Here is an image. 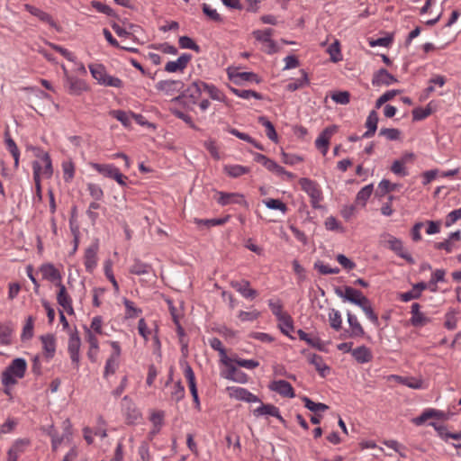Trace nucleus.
I'll use <instances>...</instances> for the list:
<instances>
[{"label": "nucleus", "mask_w": 461, "mask_h": 461, "mask_svg": "<svg viewBox=\"0 0 461 461\" xmlns=\"http://www.w3.org/2000/svg\"><path fill=\"white\" fill-rule=\"evenodd\" d=\"M27 363L25 359L18 357L14 359L2 374V383L5 387L13 386L17 379H22L26 372Z\"/></svg>", "instance_id": "f257e3e1"}, {"label": "nucleus", "mask_w": 461, "mask_h": 461, "mask_svg": "<svg viewBox=\"0 0 461 461\" xmlns=\"http://www.w3.org/2000/svg\"><path fill=\"white\" fill-rule=\"evenodd\" d=\"M379 243L382 247L391 249L407 262L414 263L413 258L404 250L403 244L400 239L389 233H384L380 236Z\"/></svg>", "instance_id": "f03ea898"}, {"label": "nucleus", "mask_w": 461, "mask_h": 461, "mask_svg": "<svg viewBox=\"0 0 461 461\" xmlns=\"http://www.w3.org/2000/svg\"><path fill=\"white\" fill-rule=\"evenodd\" d=\"M299 184L301 188L310 196L312 206L315 209L320 208V203L322 200V193L318 184L306 177L301 178Z\"/></svg>", "instance_id": "7ed1b4c3"}, {"label": "nucleus", "mask_w": 461, "mask_h": 461, "mask_svg": "<svg viewBox=\"0 0 461 461\" xmlns=\"http://www.w3.org/2000/svg\"><path fill=\"white\" fill-rule=\"evenodd\" d=\"M254 38L262 43V50L267 54H273L277 51L276 43L271 39L273 30L267 28L266 30H257L253 32Z\"/></svg>", "instance_id": "20e7f679"}, {"label": "nucleus", "mask_w": 461, "mask_h": 461, "mask_svg": "<svg viewBox=\"0 0 461 461\" xmlns=\"http://www.w3.org/2000/svg\"><path fill=\"white\" fill-rule=\"evenodd\" d=\"M122 411L127 424H136L141 419V413L136 407L132 400L125 395L122 398Z\"/></svg>", "instance_id": "39448f33"}, {"label": "nucleus", "mask_w": 461, "mask_h": 461, "mask_svg": "<svg viewBox=\"0 0 461 461\" xmlns=\"http://www.w3.org/2000/svg\"><path fill=\"white\" fill-rule=\"evenodd\" d=\"M80 347H81V339L77 334V332H72L69 336L68 351L74 366L78 369L80 363Z\"/></svg>", "instance_id": "423d86ee"}, {"label": "nucleus", "mask_w": 461, "mask_h": 461, "mask_svg": "<svg viewBox=\"0 0 461 461\" xmlns=\"http://www.w3.org/2000/svg\"><path fill=\"white\" fill-rule=\"evenodd\" d=\"M338 131V127L336 125H331L325 128L319 137L315 140V146L318 149H320L322 155H326L329 149L330 140L334 133Z\"/></svg>", "instance_id": "0eeeda50"}, {"label": "nucleus", "mask_w": 461, "mask_h": 461, "mask_svg": "<svg viewBox=\"0 0 461 461\" xmlns=\"http://www.w3.org/2000/svg\"><path fill=\"white\" fill-rule=\"evenodd\" d=\"M230 285L246 299H254L258 296V291L250 287L248 280H231Z\"/></svg>", "instance_id": "6e6552de"}, {"label": "nucleus", "mask_w": 461, "mask_h": 461, "mask_svg": "<svg viewBox=\"0 0 461 461\" xmlns=\"http://www.w3.org/2000/svg\"><path fill=\"white\" fill-rule=\"evenodd\" d=\"M227 391L230 398H234L236 400L244 401L247 402H260L258 396L251 393L245 388L237 387V386H229L227 387Z\"/></svg>", "instance_id": "1a4fd4ad"}, {"label": "nucleus", "mask_w": 461, "mask_h": 461, "mask_svg": "<svg viewBox=\"0 0 461 461\" xmlns=\"http://www.w3.org/2000/svg\"><path fill=\"white\" fill-rule=\"evenodd\" d=\"M30 444L31 441L28 438L16 439L7 452V461H18Z\"/></svg>", "instance_id": "9d476101"}, {"label": "nucleus", "mask_w": 461, "mask_h": 461, "mask_svg": "<svg viewBox=\"0 0 461 461\" xmlns=\"http://www.w3.org/2000/svg\"><path fill=\"white\" fill-rule=\"evenodd\" d=\"M185 377L188 382V386L194 402V407L197 411L201 410V403L198 396V391L196 387L195 376L192 367L186 365L184 370Z\"/></svg>", "instance_id": "9b49d317"}, {"label": "nucleus", "mask_w": 461, "mask_h": 461, "mask_svg": "<svg viewBox=\"0 0 461 461\" xmlns=\"http://www.w3.org/2000/svg\"><path fill=\"white\" fill-rule=\"evenodd\" d=\"M336 294L345 301H348L357 306L361 303L363 299L367 298L362 294V292L350 286H346L343 292L337 289Z\"/></svg>", "instance_id": "f8f14e48"}, {"label": "nucleus", "mask_w": 461, "mask_h": 461, "mask_svg": "<svg viewBox=\"0 0 461 461\" xmlns=\"http://www.w3.org/2000/svg\"><path fill=\"white\" fill-rule=\"evenodd\" d=\"M56 285L59 287V293L57 294L58 303L68 313L73 314L74 310L72 307V300L67 292L65 285L59 282Z\"/></svg>", "instance_id": "ddd939ff"}, {"label": "nucleus", "mask_w": 461, "mask_h": 461, "mask_svg": "<svg viewBox=\"0 0 461 461\" xmlns=\"http://www.w3.org/2000/svg\"><path fill=\"white\" fill-rule=\"evenodd\" d=\"M191 59V54L184 53L181 56H179L176 60L168 61L165 65V71L168 73H175L177 71L183 72L184 69L187 67Z\"/></svg>", "instance_id": "4468645a"}, {"label": "nucleus", "mask_w": 461, "mask_h": 461, "mask_svg": "<svg viewBox=\"0 0 461 461\" xmlns=\"http://www.w3.org/2000/svg\"><path fill=\"white\" fill-rule=\"evenodd\" d=\"M271 391L276 392L284 397L294 398V391L290 383L285 380L274 381L269 384Z\"/></svg>", "instance_id": "2eb2a0df"}, {"label": "nucleus", "mask_w": 461, "mask_h": 461, "mask_svg": "<svg viewBox=\"0 0 461 461\" xmlns=\"http://www.w3.org/2000/svg\"><path fill=\"white\" fill-rule=\"evenodd\" d=\"M43 355L47 360L53 358L56 352V339L52 334H46L41 337Z\"/></svg>", "instance_id": "dca6fc26"}, {"label": "nucleus", "mask_w": 461, "mask_h": 461, "mask_svg": "<svg viewBox=\"0 0 461 461\" xmlns=\"http://www.w3.org/2000/svg\"><path fill=\"white\" fill-rule=\"evenodd\" d=\"M65 86L71 95H80L87 89L86 84L84 80L73 76H67V78L65 79Z\"/></svg>", "instance_id": "f3484780"}, {"label": "nucleus", "mask_w": 461, "mask_h": 461, "mask_svg": "<svg viewBox=\"0 0 461 461\" xmlns=\"http://www.w3.org/2000/svg\"><path fill=\"white\" fill-rule=\"evenodd\" d=\"M397 82V79L390 74L386 69L381 68L376 71L372 79V84L374 86H390L393 83Z\"/></svg>", "instance_id": "a211bd4d"}, {"label": "nucleus", "mask_w": 461, "mask_h": 461, "mask_svg": "<svg viewBox=\"0 0 461 461\" xmlns=\"http://www.w3.org/2000/svg\"><path fill=\"white\" fill-rule=\"evenodd\" d=\"M24 8L27 12H29L33 16L37 17L42 23H48L50 26L53 28H57L56 22L52 19V17L46 12L31 5L29 4L24 5Z\"/></svg>", "instance_id": "6ab92c4d"}, {"label": "nucleus", "mask_w": 461, "mask_h": 461, "mask_svg": "<svg viewBox=\"0 0 461 461\" xmlns=\"http://www.w3.org/2000/svg\"><path fill=\"white\" fill-rule=\"evenodd\" d=\"M40 271L43 279L55 282L56 284L61 282V275L59 271L54 267V265L50 263L43 264L40 267Z\"/></svg>", "instance_id": "aec40b11"}, {"label": "nucleus", "mask_w": 461, "mask_h": 461, "mask_svg": "<svg viewBox=\"0 0 461 461\" xmlns=\"http://www.w3.org/2000/svg\"><path fill=\"white\" fill-rule=\"evenodd\" d=\"M254 415L255 416H261V415L272 416V417H276L282 423L285 422L284 418L280 415L279 409L273 404H261L259 407H258L257 409L254 410Z\"/></svg>", "instance_id": "412c9836"}, {"label": "nucleus", "mask_w": 461, "mask_h": 461, "mask_svg": "<svg viewBox=\"0 0 461 461\" xmlns=\"http://www.w3.org/2000/svg\"><path fill=\"white\" fill-rule=\"evenodd\" d=\"M217 202L219 204L224 206L230 203H241L243 202V195L238 193H224L218 192Z\"/></svg>", "instance_id": "4be33fe9"}, {"label": "nucleus", "mask_w": 461, "mask_h": 461, "mask_svg": "<svg viewBox=\"0 0 461 461\" xmlns=\"http://www.w3.org/2000/svg\"><path fill=\"white\" fill-rule=\"evenodd\" d=\"M377 123L378 114L375 110H373L369 113L366 118V127L367 128V131L362 135V138L369 139L373 137L377 129Z\"/></svg>", "instance_id": "5701e85b"}, {"label": "nucleus", "mask_w": 461, "mask_h": 461, "mask_svg": "<svg viewBox=\"0 0 461 461\" xmlns=\"http://www.w3.org/2000/svg\"><path fill=\"white\" fill-rule=\"evenodd\" d=\"M348 322L350 327V337H363L365 334V330L358 321L356 315L352 314L350 312L347 313Z\"/></svg>", "instance_id": "b1692460"}, {"label": "nucleus", "mask_w": 461, "mask_h": 461, "mask_svg": "<svg viewBox=\"0 0 461 461\" xmlns=\"http://www.w3.org/2000/svg\"><path fill=\"white\" fill-rule=\"evenodd\" d=\"M97 246L89 247L85 252V267L87 272L91 273L97 264Z\"/></svg>", "instance_id": "393cba45"}, {"label": "nucleus", "mask_w": 461, "mask_h": 461, "mask_svg": "<svg viewBox=\"0 0 461 461\" xmlns=\"http://www.w3.org/2000/svg\"><path fill=\"white\" fill-rule=\"evenodd\" d=\"M353 357L360 364L367 363L372 360L371 350L366 346H360L351 351Z\"/></svg>", "instance_id": "a878e982"}, {"label": "nucleus", "mask_w": 461, "mask_h": 461, "mask_svg": "<svg viewBox=\"0 0 461 461\" xmlns=\"http://www.w3.org/2000/svg\"><path fill=\"white\" fill-rule=\"evenodd\" d=\"M420 305L417 303H412L411 305V323L415 327H420L425 325L429 319L424 316L422 312H420Z\"/></svg>", "instance_id": "bb28decb"}, {"label": "nucleus", "mask_w": 461, "mask_h": 461, "mask_svg": "<svg viewBox=\"0 0 461 461\" xmlns=\"http://www.w3.org/2000/svg\"><path fill=\"white\" fill-rule=\"evenodd\" d=\"M308 360L312 365L314 366L316 370L322 377H325L330 372V367L325 364L322 357L316 354H311L308 357Z\"/></svg>", "instance_id": "cd10ccee"}, {"label": "nucleus", "mask_w": 461, "mask_h": 461, "mask_svg": "<svg viewBox=\"0 0 461 461\" xmlns=\"http://www.w3.org/2000/svg\"><path fill=\"white\" fill-rule=\"evenodd\" d=\"M230 78L232 79L236 84L240 83L241 81H249L259 83L261 80L259 77L253 72H237V73H229Z\"/></svg>", "instance_id": "c85d7f7f"}, {"label": "nucleus", "mask_w": 461, "mask_h": 461, "mask_svg": "<svg viewBox=\"0 0 461 461\" xmlns=\"http://www.w3.org/2000/svg\"><path fill=\"white\" fill-rule=\"evenodd\" d=\"M226 365L228 366V374L226 375L227 379H230L234 382L240 383V384L247 383L248 375L244 372L239 370L231 364L226 363Z\"/></svg>", "instance_id": "c756f323"}, {"label": "nucleus", "mask_w": 461, "mask_h": 461, "mask_svg": "<svg viewBox=\"0 0 461 461\" xmlns=\"http://www.w3.org/2000/svg\"><path fill=\"white\" fill-rule=\"evenodd\" d=\"M258 122L266 128V135L267 138L276 143L278 141V135L274 124L265 116H259Z\"/></svg>", "instance_id": "7c9ffc66"}, {"label": "nucleus", "mask_w": 461, "mask_h": 461, "mask_svg": "<svg viewBox=\"0 0 461 461\" xmlns=\"http://www.w3.org/2000/svg\"><path fill=\"white\" fill-rule=\"evenodd\" d=\"M182 81L179 80H161L156 85V88L164 92L179 90L183 87Z\"/></svg>", "instance_id": "2f4dec72"}, {"label": "nucleus", "mask_w": 461, "mask_h": 461, "mask_svg": "<svg viewBox=\"0 0 461 461\" xmlns=\"http://www.w3.org/2000/svg\"><path fill=\"white\" fill-rule=\"evenodd\" d=\"M230 216H226L224 218L218 219H198L195 218L194 220V223L198 226H203L204 228L210 229L214 226L223 225L229 221Z\"/></svg>", "instance_id": "473e14b6"}, {"label": "nucleus", "mask_w": 461, "mask_h": 461, "mask_svg": "<svg viewBox=\"0 0 461 461\" xmlns=\"http://www.w3.org/2000/svg\"><path fill=\"white\" fill-rule=\"evenodd\" d=\"M91 167L105 177L113 178L117 167L112 164L91 163Z\"/></svg>", "instance_id": "72a5a7b5"}, {"label": "nucleus", "mask_w": 461, "mask_h": 461, "mask_svg": "<svg viewBox=\"0 0 461 461\" xmlns=\"http://www.w3.org/2000/svg\"><path fill=\"white\" fill-rule=\"evenodd\" d=\"M223 171L230 177H239L249 172V168L241 165H226Z\"/></svg>", "instance_id": "f704fd0d"}, {"label": "nucleus", "mask_w": 461, "mask_h": 461, "mask_svg": "<svg viewBox=\"0 0 461 461\" xmlns=\"http://www.w3.org/2000/svg\"><path fill=\"white\" fill-rule=\"evenodd\" d=\"M362 310L363 312H365V314L366 315V317L375 324V325H378L379 324V320H378V316L375 313L373 308H372V305H371V302L369 301L368 298L366 299H363L361 303H359L358 305Z\"/></svg>", "instance_id": "c9c22d12"}, {"label": "nucleus", "mask_w": 461, "mask_h": 461, "mask_svg": "<svg viewBox=\"0 0 461 461\" xmlns=\"http://www.w3.org/2000/svg\"><path fill=\"white\" fill-rule=\"evenodd\" d=\"M393 377L399 382L400 384H402L409 388L411 389H420L422 388L423 382L421 379H417L415 377H402L400 375H393Z\"/></svg>", "instance_id": "e433bc0d"}, {"label": "nucleus", "mask_w": 461, "mask_h": 461, "mask_svg": "<svg viewBox=\"0 0 461 461\" xmlns=\"http://www.w3.org/2000/svg\"><path fill=\"white\" fill-rule=\"evenodd\" d=\"M5 135V145H6V148L10 151V153L12 154V156H13V158L14 159V167H18V166H19V157H20L19 149H18L14 140L10 137L9 132L6 131Z\"/></svg>", "instance_id": "4c0bfd02"}, {"label": "nucleus", "mask_w": 461, "mask_h": 461, "mask_svg": "<svg viewBox=\"0 0 461 461\" xmlns=\"http://www.w3.org/2000/svg\"><path fill=\"white\" fill-rule=\"evenodd\" d=\"M203 91L207 92V94L212 100L225 102L224 94L220 89H218L215 86L209 85V84L203 82Z\"/></svg>", "instance_id": "58836bf2"}, {"label": "nucleus", "mask_w": 461, "mask_h": 461, "mask_svg": "<svg viewBox=\"0 0 461 461\" xmlns=\"http://www.w3.org/2000/svg\"><path fill=\"white\" fill-rule=\"evenodd\" d=\"M373 193V185H367L364 186L356 196V203L361 205L362 207L366 206L367 200L371 196Z\"/></svg>", "instance_id": "ea45409f"}, {"label": "nucleus", "mask_w": 461, "mask_h": 461, "mask_svg": "<svg viewBox=\"0 0 461 461\" xmlns=\"http://www.w3.org/2000/svg\"><path fill=\"white\" fill-rule=\"evenodd\" d=\"M297 334L301 340H304L310 346H312L313 348H317L319 349L322 348L321 340L317 336L310 335V334L306 333L305 331H303V330H299L297 331Z\"/></svg>", "instance_id": "a19ab883"}, {"label": "nucleus", "mask_w": 461, "mask_h": 461, "mask_svg": "<svg viewBox=\"0 0 461 461\" xmlns=\"http://www.w3.org/2000/svg\"><path fill=\"white\" fill-rule=\"evenodd\" d=\"M89 70L93 77L96 79L99 84L103 85L107 76L104 67L100 64L89 65Z\"/></svg>", "instance_id": "79ce46f5"}, {"label": "nucleus", "mask_w": 461, "mask_h": 461, "mask_svg": "<svg viewBox=\"0 0 461 461\" xmlns=\"http://www.w3.org/2000/svg\"><path fill=\"white\" fill-rule=\"evenodd\" d=\"M150 269V265L143 263L140 259H135L134 263L130 268V273L137 276H141L149 274Z\"/></svg>", "instance_id": "37998d69"}, {"label": "nucleus", "mask_w": 461, "mask_h": 461, "mask_svg": "<svg viewBox=\"0 0 461 461\" xmlns=\"http://www.w3.org/2000/svg\"><path fill=\"white\" fill-rule=\"evenodd\" d=\"M278 327L282 333L286 336H290L289 333L294 330V322L292 317L287 313L285 316L278 319Z\"/></svg>", "instance_id": "c03bdc74"}, {"label": "nucleus", "mask_w": 461, "mask_h": 461, "mask_svg": "<svg viewBox=\"0 0 461 461\" xmlns=\"http://www.w3.org/2000/svg\"><path fill=\"white\" fill-rule=\"evenodd\" d=\"M203 81H195L186 89V95L193 99V103H196L202 91H203Z\"/></svg>", "instance_id": "a18cd8bd"}, {"label": "nucleus", "mask_w": 461, "mask_h": 461, "mask_svg": "<svg viewBox=\"0 0 461 461\" xmlns=\"http://www.w3.org/2000/svg\"><path fill=\"white\" fill-rule=\"evenodd\" d=\"M13 329L7 323H0V345L7 346L11 344V336Z\"/></svg>", "instance_id": "49530a36"}, {"label": "nucleus", "mask_w": 461, "mask_h": 461, "mask_svg": "<svg viewBox=\"0 0 461 461\" xmlns=\"http://www.w3.org/2000/svg\"><path fill=\"white\" fill-rule=\"evenodd\" d=\"M303 402H304V406L310 410L311 411H313L315 413L319 411H325L329 409V406L321 403V402H314L310 398L304 396L303 398Z\"/></svg>", "instance_id": "de8ad7c7"}, {"label": "nucleus", "mask_w": 461, "mask_h": 461, "mask_svg": "<svg viewBox=\"0 0 461 461\" xmlns=\"http://www.w3.org/2000/svg\"><path fill=\"white\" fill-rule=\"evenodd\" d=\"M230 91L237 96L243 98V99H249L251 97H254L257 100H261L262 95L253 90H243V89H238L234 87H230Z\"/></svg>", "instance_id": "09e8293b"}, {"label": "nucleus", "mask_w": 461, "mask_h": 461, "mask_svg": "<svg viewBox=\"0 0 461 461\" xmlns=\"http://www.w3.org/2000/svg\"><path fill=\"white\" fill-rule=\"evenodd\" d=\"M185 397V387L180 381L176 382L172 386V391L170 393V399L176 402H180Z\"/></svg>", "instance_id": "8fccbe9b"}, {"label": "nucleus", "mask_w": 461, "mask_h": 461, "mask_svg": "<svg viewBox=\"0 0 461 461\" xmlns=\"http://www.w3.org/2000/svg\"><path fill=\"white\" fill-rule=\"evenodd\" d=\"M329 321L330 327L335 330H339L341 329L342 319L339 311L331 309L329 312Z\"/></svg>", "instance_id": "3c124183"}, {"label": "nucleus", "mask_w": 461, "mask_h": 461, "mask_svg": "<svg viewBox=\"0 0 461 461\" xmlns=\"http://www.w3.org/2000/svg\"><path fill=\"white\" fill-rule=\"evenodd\" d=\"M230 363H235L239 366L247 368V369H254L259 366V362L254 359H243L240 357H231L230 358Z\"/></svg>", "instance_id": "603ef678"}, {"label": "nucleus", "mask_w": 461, "mask_h": 461, "mask_svg": "<svg viewBox=\"0 0 461 461\" xmlns=\"http://www.w3.org/2000/svg\"><path fill=\"white\" fill-rule=\"evenodd\" d=\"M302 77L296 79L294 82H291L286 86L288 91L294 92L299 88H302L309 84L307 74L302 70Z\"/></svg>", "instance_id": "864d4df0"}, {"label": "nucleus", "mask_w": 461, "mask_h": 461, "mask_svg": "<svg viewBox=\"0 0 461 461\" xmlns=\"http://www.w3.org/2000/svg\"><path fill=\"white\" fill-rule=\"evenodd\" d=\"M123 304L126 309V318H135L142 312L141 309L135 307L133 302L130 301L127 298H123Z\"/></svg>", "instance_id": "5fc2aeb1"}, {"label": "nucleus", "mask_w": 461, "mask_h": 461, "mask_svg": "<svg viewBox=\"0 0 461 461\" xmlns=\"http://www.w3.org/2000/svg\"><path fill=\"white\" fill-rule=\"evenodd\" d=\"M41 159L44 163V167H41V176L50 178L53 173L50 157L48 153H44Z\"/></svg>", "instance_id": "6e6d98bb"}, {"label": "nucleus", "mask_w": 461, "mask_h": 461, "mask_svg": "<svg viewBox=\"0 0 461 461\" xmlns=\"http://www.w3.org/2000/svg\"><path fill=\"white\" fill-rule=\"evenodd\" d=\"M110 114L126 127L131 124V113L129 114L122 110H113L110 112Z\"/></svg>", "instance_id": "4d7b16f0"}, {"label": "nucleus", "mask_w": 461, "mask_h": 461, "mask_svg": "<svg viewBox=\"0 0 461 461\" xmlns=\"http://www.w3.org/2000/svg\"><path fill=\"white\" fill-rule=\"evenodd\" d=\"M263 203L268 209L279 210L284 213L287 211L286 204L278 199L270 198L265 200Z\"/></svg>", "instance_id": "13d9d810"}, {"label": "nucleus", "mask_w": 461, "mask_h": 461, "mask_svg": "<svg viewBox=\"0 0 461 461\" xmlns=\"http://www.w3.org/2000/svg\"><path fill=\"white\" fill-rule=\"evenodd\" d=\"M119 367V360L108 357L104 366V377L107 378L109 375L115 374Z\"/></svg>", "instance_id": "bf43d9fd"}, {"label": "nucleus", "mask_w": 461, "mask_h": 461, "mask_svg": "<svg viewBox=\"0 0 461 461\" xmlns=\"http://www.w3.org/2000/svg\"><path fill=\"white\" fill-rule=\"evenodd\" d=\"M178 43L181 49H189L200 52V47L188 36H181Z\"/></svg>", "instance_id": "052dcab7"}, {"label": "nucleus", "mask_w": 461, "mask_h": 461, "mask_svg": "<svg viewBox=\"0 0 461 461\" xmlns=\"http://www.w3.org/2000/svg\"><path fill=\"white\" fill-rule=\"evenodd\" d=\"M328 52L330 55V59L333 62H338L342 59L339 42L338 41H335L332 44L329 46Z\"/></svg>", "instance_id": "680f3d73"}, {"label": "nucleus", "mask_w": 461, "mask_h": 461, "mask_svg": "<svg viewBox=\"0 0 461 461\" xmlns=\"http://www.w3.org/2000/svg\"><path fill=\"white\" fill-rule=\"evenodd\" d=\"M379 135L385 137L388 140H397L401 136V131L394 128H382Z\"/></svg>", "instance_id": "e2e57ef3"}, {"label": "nucleus", "mask_w": 461, "mask_h": 461, "mask_svg": "<svg viewBox=\"0 0 461 461\" xmlns=\"http://www.w3.org/2000/svg\"><path fill=\"white\" fill-rule=\"evenodd\" d=\"M33 323L34 320L32 316L27 318L26 323L23 326L22 339H30L33 336Z\"/></svg>", "instance_id": "0e129e2a"}, {"label": "nucleus", "mask_w": 461, "mask_h": 461, "mask_svg": "<svg viewBox=\"0 0 461 461\" xmlns=\"http://www.w3.org/2000/svg\"><path fill=\"white\" fill-rule=\"evenodd\" d=\"M87 190L92 198L95 199V201H100L103 199L104 192L97 184L89 183L87 185Z\"/></svg>", "instance_id": "69168bd1"}, {"label": "nucleus", "mask_w": 461, "mask_h": 461, "mask_svg": "<svg viewBox=\"0 0 461 461\" xmlns=\"http://www.w3.org/2000/svg\"><path fill=\"white\" fill-rule=\"evenodd\" d=\"M91 5L99 13L104 14L108 16L114 15L113 10L109 5L103 4L102 2L92 1Z\"/></svg>", "instance_id": "338daca9"}, {"label": "nucleus", "mask_w": 461, "mask_h": 461, "mask_svg": "<svg viewBox=\"0 0 461 461\" xmlns=\"http://www.w3.org/2000/svg\"><path fill=\"white\" fill-rule=\"evenodd\" d=\"M331 99L337 104H348L350 101V95L348 91L336 92L331 95Z\"/></svg>", "instance_id": "774afa93"}]
</instances>
